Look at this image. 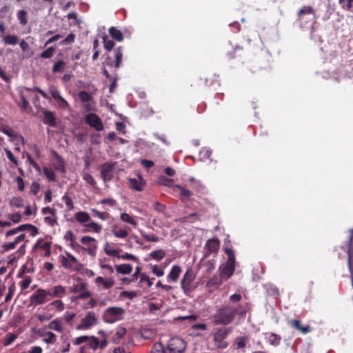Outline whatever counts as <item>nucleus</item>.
I'll use <instances>...</instances> for the list:
<instances>
[{
  "instance_id": "a211bd4d",
  "label": "nucleus",
  "mask_w": 353,
  "mask_h": 353,
  "mask_svg": "<svg viewBox=\"0 0 353 353\" xmlns=\"http://www.w3.org/2000/svg\"><path fill=\"white\" fill-rule=\"evenodd\" d=\"M129 183L130 187L136 191H141L145 185V183L140 175H139L138 179H129Z\"/></svg>"
},
{
  "instance_id": "f3484780",
  "label": "nucleus",
  "mask_w": 353,
  "mask_h": 353,
  "mask_svg": "<svg viewBox=\"0 0 353 353\" xmlns=\"http://www.w3.org/2000/svg\"><path fill=\"white\" fill-rule=\"evenodd\" d=\"M234 268L235 266L226 263L223 267H220V277L225 280L228 279L232 276Z\"/></svg>"
},
{
  "instance_id": "052dcab7",
  "label": "nucleus",
  "mask_w": 353,
  "mask_h": 353,
  "mask_svg": "<svg viewBox=\"0 0 353 353\" xmlns=\"http://www.w3.org/2000/svg\"><path fill=\"white\" fill-rule=\"evenodd\" d=\"M92 295L91 292H90L88 288L86 290H83L79 292V294L75 297L76 299L83 300L90 297Z\"/></svg>"
},
{
  "instance_id": "c756f323",
  "label": "nucleus",
  "mask_w": 353,
  "mask_h": 353,
  "mask_svg": "<svg viewBox=\"0 0 353 353\" xmlns=\"http://www.w3.org/2000/svg\"><path fill=\"white\" fill-rule=\"evenodd\" d=\"M126 329L125 327H119L114 334L112 336V341L114 343H119L120 341L124 337L126 334Z\"/></svg>"
},
{
  "instance_id": "3c124183",
  "label": "nucleus",
  "mask_w": 353,
  "mask_h": 353,
  "mask_svg": "<svg viewBox=\"0 0 353 353\" xmlns=\"http://www.w3.org/2000/svg\"><path fill=\"white\" fill-rule=\"evenodd\" d=\"M89 346L93 349L97 350L99 346V340L96 336H89V340L87 341Z\"/></svg>"
},
{
  "instance_id": "ea45409f",
  "label": "nucleus",
  "mask_w": 353,
  "mask_h": 353,
  "mask_svg": "<svg viewBox=\"0 0 353 353\" xmlns=\"http://www.w3.org/2000/svg\"><path fill=\"white\" fill-rule=\"evenodd\" d=\"M49 328L55 330L58 332H62L63 331V326L61 325L59 320L55 319L52 321L48 325Z\"/></svg>"
},
{
  "instance_id": "a18cd8bd",
  "label": "nucleus",
  "mask_w": 353,
  "mask_h": 353,
  "mask_svg": "<svg viewBox=\"0 0 353 353\" xmlns=\"http://www.w3.org/2000/svg\"><path fill=\"white\" fill-rule=\"evenodd\" d=\"M141 236L148 242H158L160 238L154 234H147L145 232L140 231Z\"/></svg>"
},
{
  "instance_id": "9d476101",
  "label": "nucleus",
  "mask_w": 353,
  "mask_h": 353,
  "mask_svg": "<svg viewBox=\"0 0 353 353\" xmlns=\"http://www.w3.org/2000/svg\"><path fill=\"white\" fill-rule=\"evenodd\" d=\"M48 301V294L42 288L37 290L30 297V301L34 305H42Z\"/></svg>"
},
{
  "instance_id": "412c9836",
  "label": "nucleus",
  "mask_w": 353,
  "mask_h": 353,
  "mask_svg": "<svg viewBox=\"0 0 353 353\" xmlns=\"http://www.w3.org/2000/svg\"><path fill=\"white\" fill-rule=\"evenodd\" d=\"M220 242L217 239H211L207 241L205 248L209 253H213L218 251Z\"/></svg>"
},
{
  "instance_id": "5701e85b",
  "label": "nucleus",
  "mask_w": 353,
  "mask_h": 353,
  "mask_svg": "<svg viewBox=\"0 0 353 353\" xmlns=\"http://www.w3.org/2000/svg\"><path fill=\"white\" fill-rule=\"evenodd\" d=\"M153 279H150V277L145 273H142L141 274L139 286L143 288H149L153 284Z\"/></svg>"
},
{
  "instance_id": "72a5a7b5",
  "label": "nucleus",
  "mask_w": 353,
  "mask_h": 353,
  "mask_svg": "<svg viewBox=\"0 0 353 353\" xmlns=\"http://www.w3.org/2000/svg\"><path fill=\"white\" fill-rule=\"evenodd\" d=\"M199 220V216L196 213H192L188 216L181 217L179 219L181 223H193Z\"/></svg>"
},
{
  "instance_id": "f03ea898",
  "label": "nucleus",
  "mask_w": 353,
  "mask_h": 353,
  "mask_svg": "<svg viewBox=\"0 0 353 353\" xmlns=\"http://www.w3.org/2000/svg\"><path fill=\"white\" fill-rule=\"evenodd\" d=\"M316 19L314 9L312 6H303L297 13V21L301 28L312 25Z\"/></svg>"
},
{
  "instance_id": "423d86ee",
  "label": "nucleus",
  "mask_w": 353,
  "mask_h": 353,
  "mask_svg": "<svg viewBox=\"0 0 353 353\" xmlns=\"http://www.w3.org/2000/svg\"><path fill=\"white\" fill-rule=\"evenodd\" d=\"M231 332L232 328L223 327L218 329L213 334V339L214 342L217 344L218 348L224 349L228 347V343L223 341Z\"/></svg>"
},
{
  "instance_id": "5fc2aeb1",
  "label": "nucleus",
  "mask_w": 353,
  "mask_h": 353,
  "mask_svg": "<svg viewBox=\"0 0 353 353\" xmlns=\"http://www.w3.org/2000/svg\"><path fill=\"white\" fill-rule=\"evenodd\" d=\"M55 51L54 48L50 47L47 48L46 50L42 52L40 54V57L43 59H50L53 56V54Z\"/></svg>"
},
{
  "instance_id": "a878e982",
  "label": "nucleus",
  "mask_w": 353,
  "mask_h": 353,
  "mask_svg": "<svg viewBox=\"0 0 353 353\" xmlns=\"http://www.w3.org/2000/svg\"><path fill=\"white\" fill-rule=\"evenodd\" d=\"M115 270L119 274H128L132 271V266L130 264L117 265Z\"/></svg>"
},
{
  "instance_id": "6e6d98bb",
  "label": "nucleus",
  "mask_w": 353,
  "mask_h": 353,
  "mask_svg": "<svg viewBox=\"0 0 353 353\" xmlns=\"http://www.w3.org/2000/svg\"><path fill=\"white\" fill-rule=\"evenodd\" d=\"M10 204L16 208H21L23 205V201L21 197L14 196L10 200Z\"/></svg>"
},
{
  "instance_id": "4468645a",
  "label": "nucleus",
  "mask_w": 353,
  "mask_h": 353,
  "mask_svg": "<svg viewBox=\"0 0 353 353\" xmlns=\"http://www.w3.org/2000/svg\"><path fill=\"white\" fill-rule=\"evenodd\" d=\"M288 323L289 326L299 331L303 334H306L312 331V327L309 325H303L301 324V320L298 319H291L288 321Z\"/></svg>"
},
{
  "instance_id": "4c0bfd02",
  "label": "nucleus",
  "mask_w": 353,
  "mask_h": 353,
  "mask_svg": "<svg viewBox=\"0 0 353 353\" xmlns=\"http://www.w3.org/2000/svg\"><path fill=\"white\" fill-rule=\"evenodd\" d=\"M65 294V288L62 285H56L53 288V296L61 298Z\"/></svg>"
},
{
  "instance_id": "864d4df0",
  "label": "nucleus",
  "mask_w": 353,
  "mask_h": 353,
  "mask_svg": "<svg viewBox=\"0 0 353 353\" xmlns=\"http://www.w3.org/2000/svg\"><path fill=\"white\" fill-rule=\"evenodd\" d=\"M150 353H165V350L161 343H155L152 347Z\"/></svg>"
},
{
  "instance_id": "de8ad7c7",
  "label": "nucleus",
  "mask_w": 353,
  "mask_h": 353,
  "mask_svg": "<svg viewBox=\"0 0 353 353\" xmlns=\"http://www.w3.org/2000/svg\"><path fill=\"white\" fill-rule=\"evenodd\" d=\"M3 41L6 44L15 45L19 41V37L16 35H6L3 38Z\"/></svg>"
},
{
  "instance_id": "4d7b16f0",
  "label": "nucleus",
  "mask_w": 353,
  "mask_h": 353,
  "mask_svg": "<svg viewBox=\"0 0 353 353\" xmlns=\"http://www.w3.org/2000/svg\"><path fill=\"white\" fill-rule=\"evenodd\" d=\"M19 98L21 102V103L20 104L21 109L23 111L26 110L30 107V105L29 102L26 99V97L24 96L22 92L20 93Z\"/></svg>"
},
{
  "instance_id": "e433bc0d",
  "label": "nucleus",
  "mask_w": 353,
  "mask_h": 353,
  "mask_svg": "<svg viewBox=\"0 0 353 353\" xmlns=\"http://www.w3.org/2000/svg\"><path fill=\"white\" fill-rule=\"evenodd\" d=\"M43 172L50 181H56V174L53 170H52L46 166H44L43 168Z\"/></svg>"
},
{
  "instance_id": "ddd939ff",
  "label": "nucleus",
  "mask_w": 353,
  "mask_h": 353,
  "mask_svg": "<svg viewBox=\"0 0 353 353\" xmlns=\"http://www.w3.org/2000/svg\"><path fill=\"white\" fill-rule=\"evenodd\" d=\"M49 92L52 97L56 101L61 109L65 110L69 108L68 103L65 99L63 98L60 94V92L56 87H50Z\"/></svg>"
},
{
  "instance_id": "39448f33",
  "label": "nucleus",
  "mask_w": 353,
  "mask_h": 353,
  "mask_svg": "<svg viewBox=\"0 0 353 353\" xmlns=\"http://www.w3.org/2000/svg\"><path fill=\"white\" fill-rule=\"evenodd\" d=\"M99 323V320L97 314L93 311H89L85 317H83L80 324L77 326L78 330H85L90 327L97 325Z\"/></svg>"
},
{
  "instance_id": "473e14b6",
  "label": "nucleus",
  "mask_w": 353,
  "mask_h": 353,
  "mask_svg": "<svg viewBox=\"0 0 353 353\" xmlns=\"http://www.w3.org/2000/svg\"><path fill=\"white\" fill-rule=\"evenodd\" d=\"M81 243L84 245L92 246L93 248H97V241L91 236H84L81 237Z\"/></svg>"
},
{
  "instance_id": "c9c22d12",
  "label": "nucleus",
  "mask_w": 353,
  "mask_h": 353,
  "mask_svg": "<svg viewBox=\"0 0 353 353\" xmlns=\"http://www.w3.org/2000/svg\"><path fill=\"white\" fill-rule=\"evenodd\" d=\"M17 17L21 25L25 26L28 23L27 12L26 10H19L17 13Z\"/></svg>"
},
{
  "instance_id": "20e7f679",
  "label": "nucleus",
  "mask_w": 353,
  "mask_h": 353,
  "mask_svg": "<svg viewBox=\"0 0 353 353\" xmlns=\"http://www.w3.org/2000/svg\"><path fill=\"white\" fill-rule=\"evenodd\" d=\"M59 259L65 269L79 271L82 267L79 260L68 252H65V255L59 256Z\"/></svg>"
},
{
  "instance_id": "dca6fc26",
  "label": "nucleus",
  "mask_w": 353,
  "mask_h": 353,
  "mask_svg": "<svg viewBox=\"0 0 353 353\" xmlns=\"http://www.w3.org/2000/svg\"><path fill=\"white\" fill-rule=\"evenodd\" d=\"M182 270L179 265H173L167 276L168 282H176L181 273Z\"/></svg>"
},
{
  "instance_id": "79ce46f5",
  "label": "nucleus",
  "mask_w": 353,
  "mask_h": 353,
  "mask_svg": "<svg viewBox=\"0 0 353 353\" xmlns=\"http://www.w3.org/2000/svg\"><path fill=\"white\" fill-rule=\"evenodd\" d=\"M189 187L195 190L196 192H200L203 189V186L201 183L198 181H196L194 178L190 179V185Z\"/></svg>"
},
{
  "instance_id": "f704fd0d",
  "label": "nucleus",
  "mask_w": 353,
  "mask_h": 353,
  "mask_svg": "<svg viewBox=\"0 0 353 353\" xmlns=\"http://www.w3.org/2000/svg\"><path fill=\"white\" fill-rule=\"evenodd\" d=\"M120 218L123 222L128 223L133 225L134 227H137V221L134 219V218L132 216H131L128 213H125V212L121 213L120 215Z\"/></svg>"
},
{
  "instance_id": "f257e3e1",
  "label": "nucleus",
  "mask_w": 353,
  "mask_h": 353,
  "mask_svg": "<svg viewBox=\"0 0 353 353\" xmlns=\"http://www.w3.org/2000/svg\"><path fill=\"white\" fill-rule=\"evenodd\" d=\"M246 313L245 306L241 304L236 307L232 305H223L217 309L213 316V322L215 325H228L234 321L236 315L243 317Z\"/></svg>"
},
{
  "instance_id": "a19ab883",
  "label": "nucleus",
  "mask_w": 353,
  "mask_h": 353,
  "mask_svg": "<svg viewBox=\"0 0 353 353\" xmlns=\"http://www.w3.org/2000/svg\"><path fill=\"white\" fill-rule=\"evenodd\" d=\"M102 39L104 48L108 51H111L114 46V42L110 40L107 35H104Z\"/></svg>"
},
{
  "instance_id": "09e8293b",
  "label": "nucleus",
  "mask_w": 353,
  "mask_h": 353,
  "mask_svg": "<svg viewBox=\"0 0 353 353\" xmlns=\"http://www.w3.org/2000/svg\"><path fill=\"white\" fill-rule=\"evenodd\" d=\"M17 338V335L14 333H8L3 341V345L8 346L11 345Z\"/></svg>"
},
{
  "instance_id": "b1692460",
  "label": "nucleus",
  "mask_w": 353,
  "mask_h": 353,
  "mask_svg": "<svg viewBox=\"0 0 353 353\" xmlns=\"http://www.w3.org/2000/svg\"><path fill=\"white\" fill-rule=\"evenodd\" d=\"M243 54V48L236 46L234 47V48L230 52H227V57L228 59H234L237 57H240Z\"/></svg>"
},
{
  "instance_id": "69168bd1",
  "label": "nucleus",
  "mask_w": 353,
  "mask_h": 353,
  "mask_svg": "<svg viewBox=\"0 0 353 353\" xmlns=\"http://www.w3.org/2000/svg\"><path fill=\"white\" fill-rule=\"evenodd\" d=\"M31 283L32 279L30 276L25 278L23 281L20 282V287L21 288V290L27 289Z\"/></svg>"
},
{
  "instance_id": "c85d7f7f",
  "label": "nucleus",
  "mask_w": 353,
  "mask_h": 353,
  "mask_svg": "<svg viewBox=\"0 0 353 353\" xmlns=\"http://www.w3.org/2000/svg\"><path fill=\"white\" fill-rule=\"evenodd\" d=\"M166 255L165 252L162 249H159L151 252L149 254V256L151 259L156 260L157 261H160L162 260Z\"/></svg>"
},
{
  "instance_id": "338daca9",
  "label": "nucleus",
  "mask_w": 353,
  "mask_h": 353,
  "mask_svg": "<svg viewBox=\"0 0 353 353\" xmlns=\"http://www.w3.org/2000/svg\"><path fill=\"white\" fill-rule=\"evenodd\" d=\"M77 316V314L75 313H72V312H65V315H64V318H65V320L66 321V323L70 325H72V321L73 319L75 318V316Z\"/></svg>"
},
{
  "instance_id": "aec40b11",
  "label": "nucleus",
  "mask_w": 353,
  "mask_h": 353,
  "mask_svg": "<svg viewBox=\"0 0 353 353\" xmlns=\"http://www.w3.org/2000/svg\"><path fill=\"white\" fill-rule=\"evenodd\" d=\"M84 228L82 230V232H94L96 233H99L102 230L101 225H99L95 222H91L89 223H85L83 224Z\"/></svg>"
},
{
  "instance_id": "58836bf2",
  "label": "nucleus",
  "mask_w": 353,
  "mask_h": 353,
  "mask_svg": "<svg viewBox=\"0 0 353 353\" xmlns=\"http://www.w3.org/2000/svg\"><path fill=\"white\" fill-rule=\"evenodd\" d=\"M65 65L66 64H65V61H63L62 60H59L54 64V65L52 68V72L57 73V72L63 71L64 68L65 67Z\"/></svg>"
},
{
  "instance_id": "e2e57ef3",
  "label": "nucleus",
  "mask_w": 353,
  "mask_h": 353,
  "mask_svg": "<svg viewBox=\"0 0 353 353\" xmlns=\"http://www.w3.org/2000/svg\"><path fill=\"white\" fill-rule=\"evenodd\" d=\"M40 188V184L37 181H33L30 186V192L36 196L39 192Z\"/></svg>"
},
{
  "instance_id": "774afa93",
  "label": "nucleus",
  "mask_w": 353,
  "mask_h": 353,
  "mask_svg": "<svg viewBox=\"0 0 353 353\" xmlns=\"http://www.w3.org/2000/svg\"><path fill=\"white\" fill-rule=\"evenodd\" d=\"M152 272L157 276H162L164 274L163 269H160L157 265H154L152 267Z\"/></svg>"
},
{
  "instance_id": "37998d69",
  "label": "nucleus",
  "mask_w": 353,
  "mask_h": 353,
  "mask_svg": "<svg viewBox=\"0 0 353 353\" xmlns=\"http://www.w3.org/2000/svg\"><path fill=\"white\" fill-rule=\"evenodd\" d=\"M55 157L57 159V164L55 165V169L57 170H61L62 172H65V168L64 164V161L63 158L57 154L56 152H54Z\"/></svg>"
},
{
  "instance_id": "f8f14e48",
  "label": "nucleus",
  "mask_w": 353,
  "mask_h": 353,
  "mask_svg": "<svg viewBox=\"0 0 353 353\" xmlns=\"http://www.w3.org/2000/svg\"><path fill=\"white\" fill-rule=\"evenodd\" d=\"M85 123L97 131L103 130V124L100 117L95 113H90L85 116Z\"/></svg>"
},
{
  "instance_id": "0eeeda50",
  "label": "nucleus",
  "mask_w": 353,
  "mask_h": 353,
  "mask_svg": "<svg viewBox=\"0 0 353 353\" xmlns=\"http://www.w3.org/2000/svg\"><path fill=\"white\" fill-rule=\"evenodd\" d=\"M185 348V342L179 337L170 339L168 343L169 353H184Z\"/></svg>"
},
{
  "instance_id": "393cba45",
  "label": "nucleus",
  "mask_w": 353,
  "mask_h": 353,
  "mask_svg": "<svg viewBox=\"0 0 353 353\" xmlns=\"http://www.w3.org/2000/svg\"><path fill=\"white\" fill-rule=\"evenodd\" d=\"M176 188L180 191V199L182 201L188 200L193 195V192L191 190L186 189L182 185H176Z\"/></svg>"
},
{
  "instance_id": "4be33fe9",
  "label": "nucleus",
  "mask_w": 353,
  "mask_h": 353,
  "mask_svg": "<svg viewBox=\"0 0 353 353\" xmlns=\"http://www.w3.org/2000/svg\"><path fill=\"white\" fill-rule=\"evenodd\" d=\"M108 32L110 37L117 41L121 42L123 40V32L116 27H110L108 30Z\"/></svg>"
},
{
  "instance_id": "1a4fd4ad",
  "label": "nucleus",
  "mask_w": 353,
  "mask_h": 353,
  "mask_svg": "<svg viewBox=\"0 0 353 353\" xmlns=\"http://www.w3.org/2000/svg\"><path fill=\"white\" fill-rule=\"evenodd\" d=\"M194 279V273L190 268H188L181 281V285L185 293L190 292L192 290V283Z\"/></svg>"
},
{
  "instance_id": "6e6552de",
  "label": "nucleus",
  "mask_w": 353,
  "mask_h": 353,
  "mask_svg": "<svg viewBox=\"0 0 353 353\" xmlns=\"http://www.w3.org/2000/svg\"><path fill=\"white\" fill-rule=\"evenodd\" d=\"M114 59L108 57L105 61V64L110 68L118 69L120 68L123 59V47L119 46L114 50Z\"/></svg>"
},
{
  "instance_id": "6ab92c4d",
  "label": "nucleus",
  "mask_w": 353,
  "mask_h": 353,
  "mask_svg": "<svg viewBox=\"0 0 353 353\" xmlns=\"http://www.w3.org/2000/svg\"><path fill=\"white\" fill-rule=\"evenodd\" d=\"M76 280L78 283L70 288V292L71 293L76 294L88 288V284L85 282H83L81 278L77 277Z\"/></svg>"
},
{
  "instance_id": "7c9ffc66",
  "label": "nucleus",
  "mask_w": 353,
  "mask_h": 353,
  "mask_svg": "<svg viewBox=\"0 0 353 353\" xmlns=\"http://www.w3.org/2000/svg\"><path fill=\"white\" fill-rule=\"evenodd\" d=\"M222 284V278L217 276H214L210 278L207 283V285L210 288H217Z\"/></svg>"
},
{
  "instance_id": "bf43d9fd",
  "label": "nucleus",
  "mask_w": 353,
  "mask_h": 353,
  "mask_svg": "<svg viewBox=\"0 0 353 353\" xmlns=\"http://www.w3.org/2000/svg\"><path fill=\"white\" fill-rule=\"evenodd\" d=\"M83 179L90 185L94 186L96 185V181L94 177L88 172H83Z\"/></svg>"
},
{
  "instance_id": "49530a36",
  "label": "nucleus",
  "mask_w": 353,
  "mask_h": 353,
  "mask_svg": "<svg viewBox=\"0 0 353 353\" xmlns=\"http://www.w3.org/2000/svg\"><path fill=\"white\" fill-rule=\"evenodd\" d=\"M78 97L81 103L89 102L92 100L91 95L86 91H80L78 94Z\"/></svg>"
},
{
  "instance_id": "680f3d73",
  "label": "nucleus",
  "mask_w": 353,
  "mask_h": 353,
  "mask_svg": "<svg viewBox=\"0 0 353 353\" xmlns=\"http://www.w3.org/2000/svg\"><path fill=\"white\" fill-rule=\"evenodd\" d=\"M75 34L72 32L70 33L63 40L60 42L61 45L70 44L74 41Z\"/></svg>"
},
{
  "instance_id": "c03bdc74",
  "label": "nucleus",
  "mask_w": 353,
  "mask_h": 353,
  "mask_svg": "<svg viewBox=\"0 0 353 353\" xmlns=\"http://www.w3.org/2000/svg\"><path fill=\"white\" fill-rule=\"evenodd\" d=\"M341 8L345 11H351L352 9L353 0H339Z\"/></svg>"
},
{
  "instance_id": "8fccbe9b",
  "label": "nucleus",
  "mask_w": 353,
  "mask_h": 353,
  "mask_svg": "<svg viewBox=\"0 0 353 353\" xmlns=\"http://www.w3.org/2000/svg\"><path fill=\"white\" fill-rule=\"evenodd\" d=\"M45 336L46 337L43 339V341L48 344H54L57 341V335L51 332H48L46 333Z\"/></svg>"
},
{
  "instance_id": "0e129e2a",
  "label": "nucleus",
  "mask_w": 353,
  "mask_h": 353,
  "mask_svg": "<svg viewBox=\"0 0 353 353\" xmlns=\"http://www.w3.org/2000/svg\"><path fill=\"white\" fill-rule=\"evenodd\" d=\"M50 305L54 306L59 312H61L64 310V303L61 300L54 301Z\"/></svg>"
},
{
  "instance_id": "603ef678",
  "label": "nucleus",
  "mask_w": 353,
  "mask_h": 353,
  "mask_svg": "<svg viewBox=\"0 0 353 353\" xmlns=\"http://www.w3.org/2000/svg\"><path fill=\"white\" fill-rule=\"evenodd\" d=\"M269 342L272 345H278L281 341V337L274 333H271L269 338Z\"/></svg>"
},
{
  "instance_id": "cd10ccee",
  "label": "nucleus",
  "mask_w": 353,
  "mask_h": 353,
  "mask_svg": "<svg viewBox=\"0 0 353 353\" xmlns=\"http://www.w3.org/2000/svg\"><path fill=\"white\" fill-rule=\"evenodd\" d=\"M77 221L80 223H85L91 220L90 214L83 211L78 212L75 214Z\"/></svg>"
},
{
  "instance_id": "2f4dec72",
  "label": "nucleus",
  "mask_w": 353,
  "mask_h": 353,
  "mask_svg": "<svg viewBox=\"0 0 353 353\" xmlns=\"http://www.w3.org/2000/svg\"><path fill=\"white\" fill-rule=\"evenodd\" d=\"M248 341V338L245 336L237 337L235 341L236 348L239 350H243V352H245V347Z\"/></svg>"
},
{
  "instance_id": "13d9d810",
  "label": "nucleus",
  "mask_w": 353,
  "mask_h": 353,
  "mask_svg": "<svg viewBox=\"0 0 353 353\" xmlns=\"http://www.w3.org/2000/svg\"><path fill=\"white\" fill-rule=\"evenodd\" d=\"M350 238L348 241V248L347 251V256L353 254V229L350 230Z\"/></svg>"
},
{
  "instance_id": "2eb2a0df",
  "label": "nucleus",
  "mask_w": 353,
  "mask_h": 353,
  "mask_svg": "<svg viewBox=\"0 0 353 353\" xmlns=\"http://www.w3.org/2000/svg\"><path fill=\"white\" fill-rule=\"evenodd\" d=\"M41 111L43 114V117L41 118L43 123L49 125L50 127L55 128L57 124L55 114L52 111L45 109H42Z\"/></svg>"
},
{
  "instance_id": "bb28decb",
  "label": "nucleus",
  "mask_w": 353,
  "mask_h": 353,
  "mask_svg": "<svg viewBox=\"0 0 353 353\" xmlns=\"http://www.w3.org/2000/svg\"><path fill=\"white\" fill-rule=\"evenodd\" d=\"M112 232L115 237L120 239H124L128 235L126 228H119L117 226L112 228Z\"/></svg>"
},
{
  "instance_id": "7ed1b4c3",
  "label": "nucleus",
  "mask_w": 353,
  "mask_h": 353,
  "mask_svg": "<svg viewBox=\"0 0 353 353\" xmlns=\"http://www.w3.org/2000/svg\"><path fill=\"white\" fill-rule=\"evenodd\" d=\"M125 310L120 307H109L102 314L103 321L109 324L123 320Z\"/></svg>"
},
{
  "instance_id": "9b49d317",
  "label": "nucleus",
  "mask_w": 353,
  "mask_h": 353,
  "mask_svg": "<svg viewBox=\"0 0 353 353\" xmlns=\"http://www.w3.org/2000/svg\"><path fill=\"white\" fill-rule=\"evenodd\" d=\"M116 163H105L101 166V177L104 183H108L113 179V172Z\"/></svg>"
}]
</instances>
